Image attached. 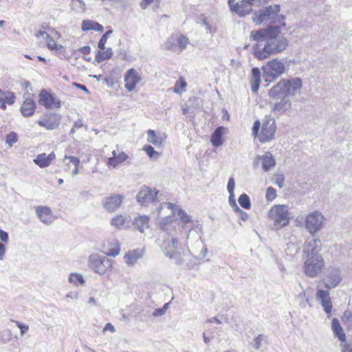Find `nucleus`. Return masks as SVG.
Listing matches in <instances>:
<instances>
[{"label":"nucleus","instance_id":"nucleus-1","mask_svg":"<svg viewBox=\"0 0 352 352\" xmlns=\"http://www.w3.org/2000/svg\"><path fill=\"white\" fill-rule=\"evenodd\" d=\"M177 205L170 202L162 203L157 210V219L160 225L158 241L166 256L174 260L176 264H182L185 257L190 253L184 250L181 253L177 250L178 238L175 226L172 223L176 217Z\"/></svg>","mask_w":352,"mask_h":352},{"label":"nucleus","instance_id":"nucleus-32","mask_svg":"<svg viewBox=\"0 0 352 352\" xmlns=\"http://www.w3.org/2000/svg\"><path fill=\"white\" fill-rule=\"evenodd\" d=\"M128 158V155L123 153H119L115 157H109L107 165L109 167L116 168L119 164L125 162Z\"/></svg>","mask_w":352,"mask_h":352},{"label":"nucleus","instance_id":"nucleus-41","mask_svg":"<svg viewBox=\"0 0 352 352\" xmlns=\"http://www.w3.org/2000/svg\"><path fill=\"white\" fill-rule=\"evenodd\" d=\"M239 203L240 206L245 209H250L251 207L250 200L248 195L242 194L239 198Z\"/></svg>","mask_w":352,"mask_h":352},{"label":"nucleus","instance_id":"nucleus-19","mask_svg":"<svg viewBox=\"0 0 352 352\" xmlns=\"http://www.w3.org/2000/svg\"><path fill=\"white\" fill-rule=\"evenodd\" d=\"M60 119L61 117L59 114L51 113L46 115L43 120H38L37 123L47 130H53L59 126Z\"/></svg>","mask_w":352,"mask_h":352},{"label":"nucleus","instance_id":"nucleus-60","mask_svg":"<svg viewBox=\"0 0 352 352\" xmlns=\"http://www.w3.org/2000/svg\"><path fill=\"white\" fill-rule=\"evenodd\" d=\"M229 202H230V204L234 207L236 210H239V206H237L236 203V201H235V199H234V197H231V194H229Z\"/></svg>","mask_w":352,"mask_h":352},{"label":"nucleus","instance_id":"nucleus-34","mask_svg":"<svg viewBox=\"0 0 352 352\" xmlns=\"http://www.w3.org/2000/svg\"><path fill=\"white\" fill-rule=\"evenodd\" d=\"M82 31H88L93 30L96 32H102L104 28L102 25L99 24L97 22L90 20H84L82 23Z\"/></svg>","mask_w":352,"mask_h":352},{"label":"nucleus","instance_id":"nucleus-27","mask_svg":"<svg viewBox=\"0 0 352 352\" xmlns=\"http://www.w3.org/2000/svg\"><path fill=\"white\" fill-rule=\"evenodd\" d=\"M129 217L121 214L113 217L111 221V225L119 230L128 228L129 226Z\"/></svg>","mask_w":352,"mask_h":352},{"label":"nucleus","instance_id":"nucleus-17","mask_svg":"<svg viewBox=\"0 0 352 352\" xmlns=\"http://www.w3.org/2000/svg\"><path fill=\"white\" fill-rule=\"evenodd\" d=\"M38 103L46 109L59 108L60 106V100L45 90L40 92Z\"/></svg>","mask_w":352,"mask_h":352},{"label":"nucleus","instance_id":"nucleus-49","mask_svg":"<svg viewBox=\"0 0 352 352\" xmlns=\"http://www.w3.org/2000/svg\"><path fill=\"white\" fill-rule=\"evenodd\" d=\"M15 96L12 92L7 91L1 102H6L8 104H12L14 102Z\"/></svg>","mask_w":352,"mask_h":352},{"label":"nucleus","instance_id":"nucleus-59","mask_svg":"<svg viewBox=\"0 0 352 352\" xmlns=\"http://www.w3.org/2000/svg\"><path fill=\"white\" fill-rule=\"evenodd\" d=\"M0 239L5 243L8 242V233L2 230H0Z\"/></svg>","mask_w":352,"mask_h":352},{"label":"nucleus","instance_id":"nucleus-33","mask_svg":"<svg viewBox=\"0 0 352 352\" xmlns=\"http://www.w3.org/2000/svg\"><path fill=\"white\" fill-rule=\"evenodd\" d=\"M35 109V103L32 99H27L24 101L23 104L21 107V111L24 116H32Z\"/></svg>","mask_w":352,"mask_h":352},{"label":"nucleus","instance_id":"nucleus-38","mask_svg":"<svg viewBox=\"0 0 352 352\" xmlns=\"http://www.w3.org/2000/svg\"><path fill=\"white\" fill-rule=\"evenodd\" d=\"M68 281L70 283H72L76 286L83 285L85 283V280L82 274L78 273H72L70 274Z\"/></svg>","mask_w":352,"mask_h":352},{"label":"nucleus","instance_id":"nucleus-52","mask_svg":"<svg viewBox=\"0 0 352 352\" xmlns=\"http://www.w3.org/2000/svg\"><path fill=\"white\" fill-rule=\"evenodd\" d=\"M298 297L302 299H305V300H302L300 302V307H305L307 305L309 304V299L306 297L305 292L304 290H302V292L298 294Z\"/></svg>","mask_w":352,"mask_h":352},{"label":"nucleus","instance_id":"nucleus-64","mask_svg":"<svg viewBox=\"0 0 352 352\" xmlns=\"http://www.w3.org/2000/svg\"><path fill=\"white\" fill-rule=\"evenodd\" d=\"M74 128H76V129H78L81 127L83 126V123H82V120L81 119H79L78 120H76L75 122H74Z\"/></svg>","mask_w":352,"mask_h":352},{"label":"nucleus","instance_id":"nucleus-39","mask_svg":"<svg viewBox=\"0 0 352 352\" xmlns=\"http://www.w3.org/2000/svg\"><path fill=\"white\" fill-rule=\"evenodd\" d=\"M66 160H69V162H72V166H74V169L72 171V175L73 176H75L78 175V166L80 164V160L78 158L74 157V156H67L65 155L64 157V162H66Z\"/></svg>","mask_w":352,"mask_h":352},{"label":"nucleus","instance_id":"nucleus-8","mask_svg":"<svg viewBox=\"0 0 352 352\" xmlns=\"http://www.w3.org/2000/svg\"><path fill=\"white\" fill-rule=\"evenodd\" d=\"M270 0H228V3L231 12L243 17L249 14L252 10V6L259 7L267 3Z\"/></svg>","mask_w":352,"mask_h":352},{"label":"nucleus","instance_id":"nucleus-35","mask_svg":"<svg viewBox=\"0 0 352 352\" xmlns=\"http://www.w3.org/2000/svg\"><path fill=\"white\" fill-rule=\"evenodd\" d=\"M70 8L72 11L77 13H84L87 8L82 0H71Z\"/></svg>","mask_w":352,"mask_h":352},{"label":"nucleus","instance_id":"nucleus-25","mask_svg":"<svg viewBox=\"0 0 352 352\" xmlns=\"http://www.w3.org/2000/svg\"><path fill=\"white\" fill-rule=\"evenodd\" d=\"M144 255V251L141 249H135L131 251H129L124 255L125 263L129 265H134L139 259L142 258Z\"/></svg>","mask_w":352,"mask_h":352},{"label":"nucleus","instance_id":"nucleus-55","mask_svg":"<svg viewBox=\"0 0 352 352\" xmlns=\"http://www.w3.org/2000/svg\"><path fill=\"white\" fill-rule=\"evenodd\" d=\"M16 326L20 329L21 335L23 336L28 330V326L25 324H23L20 323L19 322H16Z\"/></svg>","mask_w":352,"mask_h":352},{"label":"nucleus","instance_id":"nucleus-18","mask_svg":"<svg viewBox=\"0 0 352 352\" xmlns=\"http://www.w3.org/2000/svg\"><path fill=\"white\" fill-rule=\"evenodd\" d=\"M316 298L320 302L327 317L330 318L332 310V302L329 292L327 290L318 289L316 293Z\"/></svg>","mask_w":352,"mask_h":352},{"label":"nucleus","instance_id":"nucleus-56","mask_svg":"<svg viewBox=\"0 0 352 352\" xmlns=\"http://www.w3.org/2000/svg\"><path fill=\"white\" fill-rule=\"evenodd\" d=\"M107 331H109L112 333H113L116 332V329L111 323L109 322L105 324L102 330L103 333H104Z\"/></svg>","mask_w":352,"mask_h":352},{"label":"nucleus","instance_id":"nucleus-23","mask_svg":"<svg viewBox=\"0 0 352 352\" xmlns=\"http://www.w3.org/2000/svg\"><path fill=\"white\" fill-rule=\"evenodd\" d=\"M36 213L39 219L46 225L51 224L54 220L52 211L48 207L38 206L36 209Z\"/></svg>","mask_w":352,"mask_h":352},{"label":"nucleus","instance_id":"nucleus-10","mask_svg":"<svg viewBox=\"0 0 352 352\" xmlns=\"http://www.w3.org/2000/svg\"><path fill=\"white\" fill-rule=\"evenodd\" d=\"M189 43L188 38L180 34H174L169 36L164 44V49L179 54Z\"/></svg>","mask_w":352,"mask_h":352},{"label":"nucleus","instance_id":"nucleus-57","mask_svg":"<svg viewBox=\"0 0 352 352\" xmlns=\"http://www.w3.org/2000/svg\"><path fill=\"white\" fill-rule=\"evenodd\" d=\"M203 24L206 28V29L209 30L210 34L212 35L216 32L215 30L212 28V26L207 22L206 19L203 20Z\"/></svg>","mask_w":352,"mask_h":352},{"label":"nucleus","instance_id":"nucleus-61","mask_svg":"<svg viewBox=\"0 0 352 352\" xmlns=\"http://www.w3.org/2000/svg\"><path fill=\"white\" fill-rule=\"evenodd\" d=\"M165 314L164 309H162V308L156 309L154 312L153 313V316H160Z\"/></svg>","mask_w":352,"mask_h":352},{"label":"nucleus","instance_id":"nucleus-58","mask_svg":"<svg viewBox=\"0 0 352 352\" xmlns=\"http://www.w3.org/2000/svg\"><path fill=\"white\" fill-rule=\"evenodd\" d=\"M47 47L50 50H54L56 48L57 45L56 43L52 40L51 38L47 41Z\"/></svg>","mask_w":352,"mask_h":352},{"label":"nucleus","instance_id":"nucleus-51","mask_svg":"<svg viewBox=\"0 0 352 352\" xmlns=\"http://www.w3.org/2000/svg\"><path fill=\"white\" fill-rule=\"evenodd\" d=\"M235 187V182L233 177H230L228 182V191L231 194V197H234V190Z\"/></svg>","mask_w":352,"mask_h":352},{"label":"nucleus","instance_id":"nucleus-5","mask_svg":"<svg viewBox=\"0 0 352 352\" xmlns=\"http://www.w3.org/2000/svg\"><path fill=\"white\" fill-rule=\"evenodd\" d=\"M289 207L284 204H276L268 212V219L273 222V229L278 230L289 225L291 219Z\"/></svg>","mask_w":352,"mask_h":352},{"label":"nucleus","instance_id":"nucleus-6","mask_svg":"<svg viewBox=\"0 0 352 352\" xmlns=\"http://www.w3.org/2000/svg\"><path fill=\"white\" fill-rule=\"evenodd\" d=\"M280 11V7L278 4L269 6L254 13L252 19L256 25H261L264 21L274 19V22L285 27V17L283 14H279Z\"/></svg>","mask_w":352,"mask_h":352},{"label":"nucleus","instance_id":"nucleus-46","mask_svg":"<svg viewBox=\"0 0 352 352\" xmlns=\"http://www.w3.org/2000/svg\"><path fill=\"white\" fill-rule=\"evenodd\" d=\"M112 33H113V30H109V31H107L105 34H104L102 35V36L101 37L100 40L98 42V47L99 49H100L102 50L105 49V44L107 43V38Z\"/></svg>","mask_w":352,"mask_h":352},{"label":"nucleus","instance_id":"nucleus-15","mask_svg":"<svg viewBox=\"0 0 352 352\" xmlns=\"http://www.w3.org/2000/svg\"><path fill=\"white\" fill-rule=\"evenodd\" d=\"M321 241L318 239H307L303 248L304 258H307L311 256H321L318 254L321 248Z\"/></svg>","mask_w":352,"mask_h":352},{"label":"nucleus","instance_id":"nucleus-31","mask_svg":"<svg viewBox=\"0 0 352 352\" xmlns=\"http://www.w3.org/2000/svg\"><path fill=\"white\" fill-rule=\"evenodd\" d=\"M226 129L223 126L217 127L211 135V143L213 146L218 147L223 144L222 136Z\"/></svg>","mask_w":352,"mask_h":352},{"label":"nucleus","instance_id":"nucleus-36","mask_svg":"<svg viewBox=\"0 0 352 352\" xmlns=\"http://www.w3.org/2000/svg\"><path fill=\"white\" fill-rule=\"evenodd\" d=\"M113 56V51L111 47L106 50L98 51L96 55V60L98 63H101L105 60L109 59Z\"/></svg>","mask_w":352,"mask_h":352},{"label":"nucleus","instance_id":"nucleus-13","mask_svg":"<svg viewBox=\"0 0 352 352\" xmlns=\"http://www.w3.org/2000/svg\"><path fill=\"white\" fill-rule=\"evenodd\" d=\"M158 193L155 188L143 186L137 195V201L142 206H148L157 200Z\"/></svg>","mask_w":352,"mask_h":352},{"label":"nucleus","instance_id":"nucleus-30","mask_svg":"<svg viewBox=\"0 0 352 352\" xmlns=\"http://www.w3.org/2000/svg\"><path fill=\"white\" fill-rule=\"evenodd\" d=\"M261 82V71L258 67H254L252 69L250 77V85L252 92L256 93L260 85Z\"/></svg>","mask_w":352,"mask_h":352},{"label":"nucleus","instance_id":"nucleus-11","mask_svg":"<svg viewBox=\"0 0 352 352\" xmlns=\"http://www.w3.org/2000/svg\"><path fill=\"white\" fill-rule=\"evenodd\" d=\"M324 220L325 218L320 212H311L306 217L305 228L314 236L323 228Z\"/></svg>","mask_w":352,"mask_h":352},{"label":"nucleus","instance_id":"nucleus-43","mask_svg":"<svg viewBox=\"0 0 352 352\" xmlns=\"http://www.w3.org/2000/svg\"><path fill=\"white\" fill-rule=\"evenodd\" d=\"M143 150L151 158L157 159L160 156V153L155 151L153 147H152L151 145H145L143 148Z\"/></svg>","mask_w":352,"mask_h":352},{"label":"nucleus","instance_id":"nucleus-47","mask_svg":"<svg viewBox=\"0 0 352 352\" xmlns=\"http://www.w3.org/2000/svg\"><path fill=\"white\" fill-rule=\"evenodd\" d=\"M272 182L274 184L277 185L280 188L284 186L285 176L283 174L274 175Z\"/></svg>","mask_w":352,"mask_h":352},{"label":"nucleus","instance_id":"nucleus-28","mask_svg":"<svg viewBox=\"0 0 352 352\" xmlns=\"http://www.w3.org/2000/svg\"><path fill=\"white\" fill-rule=\"evenodd\" d=\"M331 329L335 338H337L340 342L346 340V334L337 318L332 320Z\"/></svg>","mask_w":352,"mask_h":352},{"label":"nucleus","instance_id":"nucleus-21","mask_svg":"<svg viewBox=\"0 0 352 352\" xmlns=\"http://www.w3.org/2000/svg\"><path fill=\"white\" fill-rule=\"evenodd\" d=\"M141 81V77L135 71L131 68L124 75L125 87L129 91H133L136 85Z\"/></svg>","mask_w":352,"mask_h":352},{"label":"nucleus","instance_id":"nucleus-2","mask_svg":"<svg viewBox=\"0 0 352 352\" xmlns=\"http://www.w3.org/2000/svg\"><path fill=\"white\" fill-rule=\"evenodd\" d=\"M280 33V28L277 25L251 32L250 40L256 42L253 46V54L258 60H265L272 55L281 53L287 48L288 40Z\"/></svg>","mask_w":352,"mask_h":352},{"label":"nucleus","instance_id":"nucleus-14","mask_svg":"<svg viewBox=\"0 0 352 352\" xmlns=\"http://www.w3.org/2000/svg\"><path fill=\"white\" fill-rule=\"evenodd\" d=\"M260 162L265 172H268L276 166V160L270 152H265L263 155H257L253 162L254 168H256Z\"/></svg>","mask_w":352,"mask_h":352},{"label":"nucleus","instance_id":"nucleus-9","mask_svg":"<svg viewBox=\"0 0 352 352\" xmlns=\"http://www.w3.org/2000/svg\"><path fill=\"white\" fill-rule=\"evenodd\" d=\"M304 259L303 270L308 277L317 276L324 267V261L322 256H311Z\"/></svg>","mask_w":352,"mask_h":352},{"label":"nucleus","instance_id":"nucleus-7","mask_svg":"<svg viewBox=\"0 0 352 352\" xmlns=\"http://www.w3.org/2000/svg\"><path fill=\"white\" fill-rule=\"evenodd\" d=\"M286 69V60L274 58L262 67L263 78L266 82H272L282 75Z\"/></svg>","mask_w":352,"mask_h":352},{"label":"nucleus","instance_id":"nucleus-24","mask_svg":"<svg viewBox=\"0 0 352 352\" xmlns=\"http://www.w3.org/2000/svg\"><path fill=\"white\" fill-rule=\"evenodd\" d=\"M55 158L56 155L54 152H52L49 155L43 153L38 155L33 161L39 167L45 168L49 166Z\"/></svg>","mask_w":352,"mask_h":352},{"label":"nucleus","instance_id":"nucleus-63","mask_svg":"<svg viewBox=\"0 0 352 352\" xmlns=\"http://www.w3.org/2000/svg\"><path fill=\"white\" fill-rule=\"evenodd\" d=\"M80 52L84 54H89L91 52V47L88 45L81 47Z\"/></svg>","mask_w":352,"mask_h":352},{"label":"nucleus","instance_id":"nucleus-54","mask_svg":"<svg viewBox=\"0 0 352 352\" xmlns=\"http://www.w3.org/2000/svg\"><path fill=\"white\" fill-rule=\"evenodd\" d=\"M120 248L116 247L111 249H109L107 252V255L111 256H116L119 254L120 253Z\"/></svg>","mask_w":352,"mask_h":352},{"label":"nucleus","instance_id":"nucleus-44","mask_svg":"<svg viewBox=\"0 0 352 352\" xmlns=\"http://www.w3.org/2000/svg\"><path fill=\"white\" fill-rule=\"evenodd\" d=\"M18 140V135L15 132H11L6 135V143L12 147L14 143Z\"/></svg>","mask_w":352,"mask_h":352},{"label":"nucleus","instance_id":"nucleus-37","mask_svg":"<svg viewBox=\"0 0 352 352\" xmlns=\"http://www.w3.org/2000/svg\"><path fill=\"white\" fill-rule=\"evenodd\" d=\"M341 320L347 329H352V309H346Z\"/></svg>","mask_w":352,"mask_h":352},{"label":"nucleus","instance_id":"nucleus-3","mask_svg":"<svg viewBox=\"0 0 352 352\" xmlns=\"http://www.w3.org/2000/svg\"><path fill=\"white\" fill-rule=\"evenodd\" d=\"M302 85V80L299 78L281 79L269 90L268 94L273 99L286 98L300 91Z\"/></svg>","mask_w":352,"mask_h":352},{"label":"nucleus","instance_id":"nucleus-26","mask_svg":"<svg viewBox=\"0 0 352 352\" xmlns=\"http://www.w3.org/2000/svg\"><path fill=\"white\" fill-rule=\"evenodd\" d=\"M149 220L150 218L147 215H138L134 218L133 224L141 233H144L149 228Z\"/></svg>","mask_w":352,"mask_h":352},{"label":"nucleus","instance_id":"nucleus-4","mask_svg":"<svg viewBox=\"0 0 352 352\" xmlns=\"http://www.w3.org/2000/svg\"><path fill=\"white\" fill-rule=\"evenodd\" d=\"M276 126L274 119L265 117L261 124L259 120L254 122L252 134L257 136L260 142L264 143L274 138Z\"/></svg>","mask_w":352,"mask_h":352},{"label":"nucleus","instance_id":"nucleus-50","mask_svg":"<svg viewBox=\"0 0 352 352\" xmlns=\"http://www.w3.org/2000/svg\"><path fill=\"white\" fill-rule=\"evenodd\" d=\"M341 352H352V344L346 340L340 343Z\"/></svg>","mask_w":352,"mask_h":352},{"label":"nucleus","instance_id":"nucleus-22","mask_svg":"<svg viewBox=\"0 0 352 352\" xmlns=\"http://www.w3.org/2000/svg\"><path fill=\"white\" fill-rule=\"evenodd\" d=\"M124 197L120 195H113L104 198L102 206L109 212H113L121 206Z\"/></svg>","mask_w":352,"mask_h":352},{"label":"nucleus","instance_id":"nucleus-45","mask_svg":"<svg viewBox=\"0 0 352 352\" xmlns=\"http://www.w3.org/2000/svg\"><path fill=\"white\" fill-rule=\"evenodd\" d=\"M12 332L9 329H6L0 333V340L3 343H7L12 339Z\"/></svg>","mask_w":352,"mask_h":352},{"label":"nucleus","instance_id":"nucleus-40","mask_svg":"<svg viewBox=\"0 0 352 352\" xmlns=\"http://www.w3.org/2000/svg\"><path fill=\"white\" fill-rule=\"evenodd\" d=\"M187 84L182 77H180L178 80L176 81L173 87V91L177 94H181L182 90L184 89Z\"/></svg>","mask_w":352,"mask_h":352},{"label":"nucleus","instance_id":"nucleus-62","mask_svg":"<svg viewBox=\"0 0 352 352\" xmlns=\"http://www.w3.org/2000/svg\"><path fill=\"white\" fill-rule=\"evenodd\" d=\"M154 0H142L140 6L142 9H146V7L150 5Z\"/></svg>","mask_w":352,"mask_h":352},{"label":"nucleus","instance_id":"nucleus-42","mask_svg":"<svg viewBox=\"0 0 352 352\" xmlns=\"http://www.w3.org/2000/svg\"><path fill=\"white\" fill-rule=\"evenodd\" d=\"M176 216L184 223H188L190 221V217L183 210L179 208L178 206H177Z\"/></svg>","mask_w":352,"mask_h":352},{"label":"nucleus","instance_id":"nucleus-20","mask_svg":"<svg viewBox=\"0 0 352 352\" xmlns=\"http://www.w3.org/2000/svg\"><path fill=\"white\" fill-rule=\"evenodd\" d=\"M276 101L271 109L274 115L280 116L287 113L292 108V101L289 98H280Z\"/></svg>","mask_w":352,"mask_h":352},{"label":"nucleus","instance_id":"nucleus-53","mask_svg":"<svg viewBox=\"0 0 352 352\" xmlns=\"http://www.w3.org/2000/svg\"><path fill=\"white\" fill-rule=\"evenodd\" d=\"M264 338L265 337L263 335H259L257 336L254 340L253 347L256 349H259L261 346V342L264 339Z\"/></svg>","mask_w":352,"mask_h":352},{"label":"nucleus","instance_id":"nucleus-12","mask_svg":"<svg viewBox=\"0 0 352 352\" xmlns=\"http://www.w3.org/2000/svg\"><path fill=\"white\" fill-rule=\"evenodd\" d=\"M88 265L94 272L99 274H104L111 267L110 260L98 254H93L89 256Z\"/></svg>","mask_w":352,"mask_h":352},{"label":"nucleus","instance_id":"nucleus-16","mask_svg":"<svg viewBox=\"0 0 352 352\" xmlns=\"http://www.w3.org/2000/svg\"><path fill=\"white\" fill-rule=\"evenodd\" d=\"M342 279L340 270L337 267H330L327 270L324 287L329 289H333L340 284Z\"/></svg>","mask_w":352,"mask_h":352},{"label":"nucleus","instance_id":"nucleus-48","mask_svg":"<svg viewBox=\"0 0 352 352\" xmlns=\"http://www.w3.org/2000/svg\"><path fill=\"white\" fill-rule=\"evenodd\" d=\"M276 197V190L272 187H268L266 190L265 198L267 201H273Z\"/></svg>","mask_w":352,"mask_h":352},{"label":"nucleus","instance_id":"nucleus-29","mask_svg":"<svg viewBox=\"0 0 352 352\" xmlns=\"http://www.w3.org/2000/svg\"><path fill=\"white\" fill-rule=\"evenodd\" d=\"M147 133V141L149 143L153 144L155 146H162L165 141V135L164 134H158L156 135L155 131L152 129H149L146 132Z\"/></svg>","mask_w":352,"mask_h":352}]
</instances>
